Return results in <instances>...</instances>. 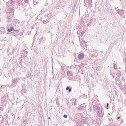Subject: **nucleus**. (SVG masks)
I'll list each match as a JSON object with an SVG mask.
<instances>
[{
    "label": "nucleus",
    "instance_id": "obj_19",
    "mask_svg": "<svg viewBox=\"0 0 126 126\" xmlns=\"http://www.w3.org/2000/svg\"><path fill=\"white\" fill-rule=\"evenodd\" d=\"M28 0H25V2L26 3H27L28 1Z\"/></svg>",
    "mask_w": 126,
    "mask_h": 126
},
{
    "label": "nucleus",
    "instance_id": "obj_27",
    "mask_svg": "<svg viewBox=\"0 0 126 126\" xmlns=\"http://www.w3.org/2000/svg\"><path fill=\"white\" fill-rule=\"evenodd\" d=\"M48 118L49 119H50V117H48Z\"/></svg>",
    "mask_w": 126,
    "mask_h": 126
},
{
    "label": "nucleus",
    "instance_id": "obj_5",
    "mask_svg": "<svg viewBox=\"0 0 126 126\" xmlns=\"http://www.w3.org/2000/svg\"><path fill=\"white\" fill-rule=\"evenodd\" d=\"M69 90L68 92H70L71 91L72 89L70 88V86H68L66 88V90Z\"/></svg>",
    "mask_w": 126,
    "mask_h": 126
},
{
    "label": "nucleus",
    "instance_id": "obj_1",
    "mask_svg": "<svg viewBox=\"0 0 126 126\" xmlns=\"http://www.w3.org/2000/svg\"><path fill=\"white\" fill-rule=\"evenodd\" d=\"M96 113L98 114L99 117H102L103 114L102 113V111L100 110V108L99 107H97L96 110L95 111Z\"/></svg>",
    "mask_w": 126,
    "mask_h": 126
},
{
    "label": "nucleus",
    "instance_id": "obj_2",
    "mask_svg": "<svg viewBox=\"0 0 126 126\" xmlns=\"http://www.w3.org/2000/svg\"><path fill=\"white\" fill-rule=\"evenodd\" d=\"M7 30L8 31L11 32L13 30H14L13 27L11 25H10L7 28Z\"/></svg>",
    "mask_w": 126,
    "mask_h": 126
},
{
    "label": "nucleus",
    "instance_id": "obj_16",
    "mask_svg": "<svg viewBox=\"0 0 126 126\" xmlns=\"http://www.w3.org/2000/svg\"><path fill=\"white\" fill-rule=\"evenodd\" d=\"M7 20L8 21H10V20H11V18L10 17H9L7 19Z\"/></svg>",
    "mask_w": 126,
    "mask_h": 126
},
{
    "label": "nucleus",
    "instance_id": "obj_3",
    "mask_svg": "<svg viewBox=\"0 0 126 126\" xmlns=\"http://www.w3.org/2000/svg\"><path fill=\"white\" fill-rule=\"evenodd\" d=\"M78 59L80 60H82L84 58V54L83 53H81L79 54L78 56Z\"/></svg>",
    "mask_w": 126,
    "mask_h": 126
},
{
    "label": "nucleus",
    "instance_id": "obj_24",
    "mask_svg": "<svg viewBox=\"0 0 126 126\" xmlns=\"http://www.w3.org/2000/svg\"><path fill=\"white\" fill-rule=\"evenodd\" d=\"M1 29L2 30L1 31L0 30V31L1 32H2L3 31V30L2 29Z\"/></svg>",
    "mask_w": 126,
    "mask_h": 126
},
{
    "label": "nucleus",
    "instance_id": "obj_7",
    "mask_svg": "<svg viewBox=\"0 0 126 126\" xmlns=\"http://www.w3.org/2000/svg\"><path fill=\"white\" fill-rule=\"evenodd\" d=\"M81 98H83L84 99H86L87 98V96L84 94H83L80 96Z\"/></svg>",
    "mask_w": 126,
    "mask_h": 126
},
{
    "label": "nucleus",
    "instance_id": "obj_28",
    "mask_svg": "<svg viewBox=\"0 0 126 126\" xmlns=\"http://www.w3.org/2000/svg\"><path fill=\"white\" fill-rule=\"evenodd\" d=\"M74 105H76V103L75 102H74Z\"/></svg>",
    "mask_w": 126,
    "mask_h": 126
},
{
    "label": "nucleus",
    "instance_id": "obj_8",
    "mask_svg": "<svg viewBox=\"0 0 126 126\" xmlns=\"http://www.w3.org/2000/svg\"><path fill=\"white\" fill-rule=\"evenodd\" d=\"M88 3L89 5H92V0H88Z\"/></svg>",
    "mask_w": 126,
    "mask_h": 126
},
{
    "label": "nucleus",
    "instance_id": "obj_32",
    "mask_svg": "<svg viewBox=\"0 0 126 126\" xmlns=\"http://www.w3.org/2000/svg\"><path fill=\"white\" fill-rule=\"evenodd\" d=\"M20 2H18V3H19Z\"/></svg>",
    "mask_w": 126,
    "mask_h": 126
},
{
    "label": "nucleus",
    "instance_id": "obj_25",
    "mask_svg": "<svg viewBox=\"0 0 126 126\" xmlns=\"http://www.w3.org/2000/svg\"><path fill=\"white\" fill-rule=\"evenodd\" d=\"M86 42H84V44H85V45L86 44Z\"/></svg>",
    "mask_w": 126,
    "mask_h": 126
},
{
    "label": "nucleus",
    "instance_id": "obj_17",
    "mask_svg": "<svg viewBox=\"0 0 126 126\" xmlns=\"http://www.w3.org/2000/svg\"><path fill=\"white\" fill-rule=\"evenodd\" d=\"M84 32H82L81 33L80 36H82L83 35Z\"/></svg>",
    "mask_w": 126,
    "mask_h": 126
},
{
    "label": "nucleus",
    "instance_id": "obj_15",
    "mask_svg": "<svg viewBox=\"0 0 126 126\" xmlns=\"http://www.w3.org/2000/svg\"><path fill=\"white\" fill-rule=\"evenodd\" d=\"M118 71H119V73H120V74L117 73V75H118V76H120V74H121V73L120 72V71L119 70Z\"/></svg>",
    "mask_w": 126,
    "mask_h": 126
},
{
    "label": "nucleus",
    "instance_id": "obj_26",
    "mask_svg": "<svg viewBox=\"0 0 126 126\" xmlns=\"http://www.w3.org/2000/svg\"><path fill=\"white\" fill-rule=\"evenodd\" d=\"M125 61L126 63V58L125 59Z\"/></svg>",
    "mask_w": 126,
    "mask_h": 126
},
{
    "label": "nucleus",
    "instance_id": "obj_14",
    "mask_svg": "<svg viewBox=\"0 0 126 126\" xmlns=\"http://www.w3.org/2000/svg\"><path fill=\"white\" fill-rule=\"evenodd\" d=\"M63 117L64 118H67V115L65 114H64L63 115Z\"/></svg>",
    "mask_w": 126,
    "mask_h": 126
},
{
    "label": "nucleus",
    "instance_id": "obj_23",
    "mask_svg": "<svg viewBox=\"0 0 126 126\" xmlns=\"http://www.w3.org/2000/svg\"><path fill=\"white\" fill-rule=\"evenodd\" d=\"M13 30L14 31H16V32L17 31H18V30H14H14Z\"/></svg>",
    "mask_w": 126,
    "mask_h": 126
},
{
    "label": "nucleus",
    "instance_id": "obj_4",
    "mask_svg": "<svg viewBox=\"0 0 126 126\" xmlns=\"http://www.w3.org/2000/svg\"><path fill=\"white\" fill-rule=\"evenodd\" d=\"M17 79H15L13 80L12 81V83H13V86H15L17 84V82L18 81Z\"/></svg>",
    "mask_w": 126,
    "mask_h": 126
},
{
    "label": "nucleus",
    "instance_id": "obj_21",
    "mask_svg": "<svg viewBox=\"0 0 126 126\" xmlns=\"http://www.w3.org/2000/svg\"><path fill=\"white\" fill-rule=\"evenodd\" d=\"M109 105V104L108 103H107V107H108V106Z\"/></svg>",
    "mask_w": 126,
    "mask_h": 126
},
{
    "label": "nucleus",
    "instance_id": "obj_11",
    "mask_svg": "<svg viewBox=\"0 0 126 126\" xmlns=\"http://www.w3.org/2000/svg\"><path fill=\"white\" fill-rule=\"evenodd\" d=\"M110 75H111L113 78H114L115 77V75L114 73H112V72H110Z\"/></svg>",
    "mask_w": 126,
    "mask_h": 126
},
{
    "label": "nucleus",
    "instance_id": "obj_13",
    "mask_svg": "<svg viewBox=\"0 0 126 126\" xmlns=\"http://www.w3.org/2000/svg\"><path fill=\"white\" fill-rule=\"evenodd\" d=\"M114 67L115 69H117V66H116V64H114Z\"/></svg>",
    "mask_w": 126,
    "mask_h": 126
},
{
    "label": "nucleus",
    "instance_id": "obj_31",
    "mask_svg": "<svg viewBox=\"0 0 126 126\" xmlns=\"http://www.w3.org/2000/svg\"><path fill=\"white\" fill-rule=\"evenodd\" d=\"M2 29H3L4 28H2Z\"/></svg>",
    "mask_w": 126,
    "mask_h": 126
},
{
    "label": "nucleus",
    "instance_id": "obj_29",
    "mask_svg": "<svg viewBox=\"0 0 126 126\" xmlns=\"http://www.w3.org/2000/svg\"><path fill=\"white\" fill-rule=\"evenodd\" d=\"M47 4H48V3L46 4V6H47Z\"/></svg>",
    "mask_w": 126,
    "mask_h": 126
},
{
    "label": "nucleus",
    "instance_id": "obj_6",
    "mask_svg": "<svg viewBox=\"0 0 126 126\" xmlns=\"http://www.w3.org/2000/svg\"><path fill=\"white\" fill-rule=\"evenodd\" d=\"M85 107L83 106H80L79 108V110H83L84 109Z\"/></svg>",
    "mask_w": 126,
    "mask_h": 126
},
{
    "label": "nucleus",
    "instance_id": "obj_9",
    "mask_svg": "<svg viewBox=\"0 0 126 126\" xmlns=\"http://www.w3.org/2000/svg\"><path fill=\"white\" fill-rule=\"evenodd\" d=\"M67 74L68 75L71 76L72 75L70 71H68L67 72Z\"/></svg>",
    "mask_w": 126,
    "mask_h": 126
},
{
    "label": "nucleus",
    "instance_id": "obj_18",
    "mask_svg": "<svg viewBox=\"0 0 126 126\" xmlns=\"http://www.w3.org/2000/svg\"><path fill=\"white\" fill-rule=\"evenodd\" d=\"M112 120V119L111 118H109V120L110 121H111Z\"/></svg>",
    "mask_w": 126,
    "mask_h": 126
},
{
    "label": "nucleus",
    "instance_id": "obj_12",
    "mask_svg": "<svg viewBox=\"0 0 126 126\" xmlns=\"http://www.w3.org/2000/svg\"><path fill=\"white\" fill-rule=\"evenodd\" d=\"M48 21L47 20H43V22L44 24H46L47 22H48Z\"/></svg>",
    "mask_w": 126,
    "mask_h": 126
},
{
    "label": "nucleus",
    "instance_id": "obj_10",
    "mask_svg": "<svg viewBox=\"0 0 126 126\" xmlns=\"http://www.w3.org/2000/svg\"><path fill=\"white\" fill-rule=\"evenodd\" d=\"M91 21H89L88 23V24L87 25V26H91Z\"/></svg>",
    "mask_w": 126,
    "mask_h": 126
},
{
    "label": "nucleus",
    "instance_id": "obj_30",
    "mask_svg": "<svg viewBox=\"0 0 126 126\" xmlns=\"http://www.w3.org/2000/svg\"><path fill=\"white\" fill-rule=\"evenodd\" d=\"M119 69H121V68H120V67H119Z\"/></svg>",
    "mask_w": 126,
    "mask_h": 126
},
{
    "label": "nucleus",
    "instance_id": "obj_20",
    "mask_svg": "<svg viewBox=\"0 0 126 126\" xmlns=\"http://www.w3.org/2000/svg\"><path fill=\"white\" fill-rule=\"evenodd\" d=\"M33 4L34 5H36V4H37V3L36 2H33Z\"/></svg>",
    "mask_w": 126,
    "mask_h": 126
},
{
    "label": "nucleus",
    "instance_id": "obj_22",
    "mask_svg": "<svg viewBox=\"0 0 126 126\" xmlns=\"http://www.w3.org/2000/svg\"><path fill=\"white\" fill-rule=\"evenodd\" d=\"M120 119V117H117V119Z\"/></svg>",
    "mask_w": 126,
    "mask_h": 126
}]
</instances>
